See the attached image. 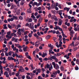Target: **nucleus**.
<instances>
[{
    "label": "nucleus",
    "instance_id": "obj_39",
    "mask_svg": "<svg viewBox=\"0 0 79 79\" xmlns=\"http://www.w3.org/2000/svg\"><path fill=\"white\" fill-rule=\"evenodd\" d=\"M19 19H20V20H23V17L21 16H20L19 17Z\"/></svg>",
    "mask_w": 79,
    "mask_h": 79
},
{
    "label": "nucleus",
    "instance_id": "obj_19",
    "mask_svg": "<svg viewBox=\"0 0 79 79\" xmlns=\"http://www.w3.org/2000/svg\"><path fill=\"white\" fill-rule=\"evenodd\" d=\"M25 31V30H24V28H22L21 29V32L22 33H24Z\"/></svg>",
    "mask_w": 79,
    "mask_h": 79
},
{
    "label": "nucleus",
    "instance_id": "obj_11",
    "mask_svg": "<svg viewBox=\"0 0 79 79\" xmlns=\"http://www.w3.org/2000/svg\"><path fill=\"white\" fill-rule=\"evenodd\" d=\"M24 41L25 42H26L25 45H28V44H29V42L28 40H24Z\"/></svg>",
    "mask_w": 79,
    "mask_h": 79
},
{
    "label": "nucleus",
    "instance_id": "obj_56",
    "mask_svg": "<svg viewBox=\"0 0 79 79\" xmlns=\"http://www.w3.org/2000/svg\"><path fill=\"white\" fill-rule=\"evenodd\" d=\"M6 38H8L9 39H10V35L9 36L8 35H6Z\"/></svg>",
    "mask_w": 79,
    "mask_h": 79
},
{
    "label": "nucleus",
    "instance_id": "obj_31",
    "mask_svg": "<svg viewBox=\"0 0 79 79\" xmlns=\"http://www.w3.org/2000/svg\"><path fill=\"white\" fill-rule=\"evenodd\" d=\"M24 37L25 38V39H24V40H28V39H26L28 37V36L27 35H26Z\"/></svg>",
    "mask_w": 79,
    "mask_h": 79
},
{
    "label": "nucleus",
    "instance_id": "obj_46",
    "mask_svg": "<svg viewBox=\"0 0 79 79\" xmlns=\"http://www.w3.org/2000/svg\"><path fill=\"white\" fill-rule=\"evenodd\" d=\"M17 11V9L15 8L14 9V12L15 13Z\"/></svg>",
    "mask_w": 79,
    "mask_h": 79
},
{
    "label": "nucleus",
    "instance_id": "obj_59",
    "mask_svg": "<svg viewBox=\"0 0 79 79\" xmlns=\"http://www.w3.org/2000/svg\"><path fill=\"white\" fill-rule=\"evenodd\" d=\"M79 44V43L77 42L75 43V44L74 45L75 47H76V46H77L78 44Z\"/></svg>",
    "mask_w": 79,
    "mask_h": 79
},
{
    "label": "nucleus",
    "instance_id": "obj_9",
    "mask_svg": "<svg viewBox=\"0 0 79 79\" xmlns=\"http://www.w3.org/2000/svg\"><path fill=\"white\" fill-rule=\"evenodd\" d=\"M31 8H29V9H27V12L28 13H31Z\"/></svg>",
    "mask_w": 79,
    "mask_h": 79
},
{
    "label": "nucleus",
    "instance_id": "obj_36",
    "mask_svg": "<svg viewBox=\"0 0 79 79\" xmlns=\"http://www.w3.org/2000/svg\"><path fill=\"white\" fill-rule=\"evenodd\" d=\"M0 70H3V67L1 65V64H0Z\"/></svg>",
    "mask_w": 79,
    "mask_h": 79
},
{
    "label": "nucleus",
    "instance_id": "obj_1",
    "mask_svg": "<svg viewBox=\"0 0 79 79\" xmlns=\"http://www.w3.org/2000/svg\"><path fill=\"white\" fill-rule=\"evenodd\" d=\"M52 59L55 60L56 63L58 62V60L57 59V58L55 56H50V57H49L48 58V60H50L51 61H52Z\"/></svg>",
    "mask_w": 79,
    "mask_h": 79
},
{
    "label": "nucleus",
    "instance_id": "obj_41",
    "mask_svg": "<svg viewBox=\"0 0 79 79\" xmlns=\"http://www.w3.org/2000/svg\"><path fill=\"white\" fill-rule=\"evenodd\" d=\"M76 62L77 64L79 65V59H77L76 60Z\"/></svg>",
    "mask_w": 79,
    "mask_h": 79
},
{
    "label": "nucleus",
    "instance_id": "obj_29",
    "mask_svg": "<svg viewBox=\"0 0 79 79\" xmlns=\"http://www.w3.org/2000/svg\"><path fill=\"white\" fill-rule=\"evenodd\" d=\"M18 58H23V56L22 55H19V57Z\"/></svg>",
    "mask_w": 79,
    "mask_h": 79
},
{
    "label": "nucleus",
    "instance_id": "obj_26",
    "mask_svg": "<svg viewBox=\"0 0 79 79\" xmlns=\"http://www.w3.org/2000/svg\"><path fill=\"white\" fill-rule=\"evenodd\" d=\"M26 78H27V79H31V77H29V76H28V75L26 76Z\"/></svg>",
    "mask_w": 79,
    "mask_h": 79
},
{
    "label": "nucleus",
    "instance_id": "obj_63",
    "mask_svg": "<svg viewBox=\"0 0 79 79\" xmlns=\"http://www.w3.org/2000/svg\"><path fill=\"white\" fill-rule=\"evenodd\" d=\"M57 73H58V74H60V71L58 70L57 71Z\"/></svg>",
    "mask_w": 79,
    "mask_h": 79
},
{
    "label": "nucleus",
    "instance_id": "obj_34",
    "mask_svg": "<svg viewBox=\"0 0 79 79\" xmlns=\"http://www.w3.org/2000/svg\"><path fill=\"white\" fill-rule=\"evenodd\" d=\"M21 2H21V3L20 4V5H24V2H23L22 1H21Z\"/></svg>",
    "mask_w": 79,
    "mask_h": 79
},
{
    "label": "nucleus",
    "instance_id": "obj_53",
    "mask_svg": "<svg viewBox=\"0 0 79 79\" xmlns=\"http://www.w3.org/2000/svg\"><path fill=\"white\" fill-rule=\"evenodd\" d=\"M76 42V40H73L72 41V43L73 44H74V43Z\"/></svg>",
    "mask_w": 79,
    "mask_h": 79
},
{
    "label": "nucleus",
    "instance_id": "obj_62",
    "mask_svg": "<svg viewBox=\"0 0 79 79\" xmlns=\"http://www.w3.org/2000/svg\"><path fill=\"white\" fill-rule=\"evenodd\" d=\"M52 15H51V14H49L48 15V18H50L51 17V16Z\"/></svg>",
    "mask_w": 79,
    "mask_h": 79
},
{
    "label": "nucleus",
    "instance_id": "obj_28",
    "mask_svg": "<svg viewBox=\"0 0 79 79\" xmlns=\"http://www.w3.org/2000/svg\"><path fill=\"white\" fill-rule=\"evenodd\" d=\"M76 57L79 58V52H78L76 55Z\"/></svg>",
    "mask_w": 79,
    "mask_h": 79
},
{
    "label": "nucleus",
    "instance_id": "obj_24",
    "mask_svg": "<svg viewBox=\"0 0 79 79\" xmlns=\"http://www.w3.org/2000/svg\"><path fill=\"white\" fill-rule=\"evenodd\" d=\"M7 26L9 29H11V28L12 27L10 26V24H8L7 25Z\"/></svg>",
    "mask_w": 79,
    "mask_h": 79
},
{
    "label": "nucleus",
    "instance_id": "obj_15",
    "mask_svg": "<svg viewBox=\"0 0 79 79\" xmlns=\"http://www.w3.org/2000/svg\"><path fill=\"white\" fill-rule=\"evenodd\" d=\"M46 37L47 40H48V39H49L51 37V35H48Z\"/></svg>",
    "mask_w": 79,
    "mask_h": 79
},
{
    "label": "nucleus",
    "instance_id": "obj_20",
    "mask_svg": "<svg viewBox=\"0 0 79 79\" xmlns=\"http://www.w3.org/2000/svg\"><path fill=\"white\" fill-rule=\"evenodd\" d=\"M71 63L72 64V65L73 66H75V63H74V61H72L71 62Z\"/></svg>",
    "mask_w": 79,
    "mask_h": 79
},
{
    "label": "nucleus",
    "instance_id": "obj_55",
    "mask_svg": "<svg viewBox=\"0 0 79 79\" xmlns=\"http://www.w3.org/2000/svg\"><path fill=\"white\" fill-rule=\"evenodd\" d=\"M51 46H52V44H48V47L49 48H50V47H51Z\"/></svg>",
    "mask_w": 79,
    "mask_h": 79
},
{
    "label": "nucleus",
    "instance_id": "obj_42",
    "mask_svg": "<svg viewBox=\"0 0 79 79\" xmlns=\"http://www.w3.org/2000/svg\"><path fill=\"white\" fill-rule=\"evenodd\" d=\"M46 67L47 68H50V65L48 64H46Z\"/></svg>",
    "mask_w": 79,
    "mask_h": 79
},
{
    "label": "nucleus",
    "instance_id": "obj_13",
    "mask_svg": "<svg viewBox=\"0 0 79 79\" xmlns=\"http://www.w3.org/2000/svg\"><path fill=\"white\" fill-rule=\"evenodd\" d=\"M13 18L14 20H15V19L16 20L18 19V17L16 16H13Z\"/></svg>",
    "mask_w": 79,
    "mask_h": 79
},
{
    "label": "nucleus",
    "instance_id": "obj_45",
    "mask_svg": "<svg viewBox=\"0 0 79 79\" xmlns=\"http://www.w3.org/2000/svg\"><path fill=\"white\" fill-rule=\"evenodd\" d=\"M27 32H28V31H26L25 32H24V35H27Z\"/></svg>",
    "mask_w": 79,
    "mask_h": 79
},
{
    "label": "nucleus",
    "instance_id": "obj_50",
    "mask_svg": "<svg viewBox=\"0 0 79 79\" xmlns=\"http://www.w3.org/2000/svg\"><path fill=\"white\" fill-rule=\"evenodd\" d=\"M29 24H30V23L29 24L28 23H27L25 25L27 27L29 26Z\"/></svg>",
    "mask_w": 79,
    "mask_h": 79
},
{
    "label": "nucleus",
    "instance_id": "obj_2",
    "mask_svg": "<svg viewBox=\"0 0 79 79\" xmlns=\"http://www.w3.org/2000/svg\"><path fill=\"white\" fill-rule=\"evenodd\" d=\"M24 71V69L23 68L22 66H20V68L19 69V72H18V74H20L19 72H21V73H23Z\"/></svg>",
    "mask_w": 79,
    "mask_h": 79
},
{
    "label": "nucleus",
    "instance_id": "obj_22",
    "mask_svg": "<svg viewBox=\"0 0 79 79\" xmlns=\"http://www.w3.org/2000/svg\"><path fill=\"white\" fill-rule=\"evenodd\" d=\"M75 70H78V69H79V67H78L76 65V67H75Z\"/></svg>",
    "mask_w": 79,
    "mask_h": 79
},
{
    "label": "nucleus",
    "instance_id": "obj_14",
    "mask_svg": "<svg viewBox=\"0 0 79 79\" xmlns=\"http://www.w3.org/2000/svg\"><path fill=\"white\" fill-rule=\"evenodd\" d=\"M55 63H56L55 62H52V65H53L54 66V68H55L56 67V64H55Z\"/></svg>",
    "mask_w": 79,
    "mask_h": 79
},
{
    "label": "nucleus",
    "instance_id": "obj_48",
    "mask_svg": "<svg viewBox=\"0 0 79 79\" xmlns=\"http://www.w3.org/2000/svg\"><path fill=\"white\" fill-rule=\"evenodd\" d=\"M4 22L5 23H8V21H7V20L6 19L4 20Z\"/></svg>",
    "mask_w": 79,
    "mask_h": 79
},
{
    "label": "nucleus",
    "instance_id": "obj_54",
    "mask_svg": "<svg viewBox=\"0 0 79 79\" xmlns=\"http://www.w3.org/2000/svg\"><path fill=\"white\" fill-rule=\"evenodd\" d=\"M13 33H14V34H15V33H16V30H15L13 29Z\"/></svg>",
    "mask_w": 79,
    "mask_h": 79
},
{
    "label": "nucleus",
    "instance_id": "obj_49",
    "mask_svg": "<svg viewBox=\"0 0 79 79\" xmlns=\"http://www.w3.org/2000/svg\"><path fill=\"white\" fill-rule=\"evenodd\" d=\"M49 27L50 29H53V26L52 25H51Z\"/></svg>",
    "mask_w": 79,
    "mask_h": 79
},
{
    "label": "nucleus",
    "instance_id": "obj_52",
    "mask_svg": "<svg viewBox=\"0 0 79 79\" xmlns=\"http://www.w3.org/2000/svg\"><path fill=\"white\" fill-rule=\"evenodd\" d=\"M11 47H12V49H13V48H15V45H14V44H13L11 46Z\"/></svg>",
    "mask_w": 79,
    "mask_h": 79
},
{
    "label": "nucleus",
    "instance_id": "obj_58",
    "mask_svg": "<svg viewBox=\"0 0 79 79\" xmlns=\"http://www.w3.org/2000/svg\"><path fill=\"white\" fill-rule=\"evenodd\" d=\"M51 9V6H49L48 7V10H50V9Z\"/></svg>",
    "mask_w": 79,
    "mask_h": 79
},
{
    "label": "nucleus",
    "instance_id": "obj_32",
    "mask_svg": "<svg viewBox=\"0 0 79 79\" xmlns=\"http://www.w3.org/2000/svg\"><path fill=\"white\" fill-rule=\"evenodd\" d=\"M27 49L25 48H23V50L24 51V52H27Z\"/></svg>",
    "mask_w": 79,
    "mask_h": 79
},
{
    "label": "nucleus",
    "instance_id": "obj_16",
    "mask_svg": "<svg viewBox=\"0 0 79 79\" xmlns=\"http://www.w3.org/2000/svg\"><path fill=\"white\" fill-rule=\"evenodd\" d=\"M42 21V18H40L38 20V22L40 23H41Z\"/></svg>",
    "mask_w": 79,
    "mask_h": 79
},
{
    "label": "nucleus",
    "instance_id": "obj_51",
    "mask_svg": "<svg viewBox=\"0 0 79 79\" xmlns=\"http://www.w3.org/2000/svg\"><path fill=\"white\" fill-rule=\"evenodd\" d=\"M15 47H18V46L19 45V44H15Z\"/></svg>",
    "mask_w": 79,
    "mask_h": 79
},
{
    "label": "nucleus",
    "instance_id": "obj_17",
    "mask_svg": "<svg viewBox=\"0 0 79 79\" xmlns=\"http://www.w3.org/2000/svg\"><path fill=\"white\" fill-rule=\"evenodd\" d=\"M55 68V69L57 70V69H59L60 67H59V65H56V67Z\"/></svg>",
    "mask_w": 79,
    "mask_h": 79
},
{
    "label": "nucleus",
    "instance_id": "obj_64",
    "mask_svg": "<svg viewBox=\"0 0 79 79\" xmlns=\"http://www.w3.org/2000/svg\"><path fill=\"white\" fill-rule=\"evenodd\" d=\"M60 28V27L57 26V27H56V29H57H57H59Z\"/></svg>",
    "mask_w": 79,
    "mask_h": 79
},
{
    "label": "nucleus",
    "instance_id": "obj_38",
    "mask_svg": "<svg viewBox=\"0 0 79 79\" xmlns=\"http://www.w3.org/2000/svg\"><path fill=\"white\" fill-rule=\"evenodd\" d=\"M7 35H10V34H11V31H9V32H7Z\"/></svg>",
    "mask_w": 79,
    "mask_h": 79
},
{
    "label": "nucleus",
    "instance_id": "obj_61",
    "mask_svg": "<svg viewBox=\"0 0 79 79\" xmlns=\"http://www.w3.org/2000/svg\"><path fill=\"white\" fill-rule=\"evenodd\" d=\"M22 78L23 79H25V76L24 75H23L22 76Z\"/></svg>",
    "mask_w": 79,
    "mask_h": 79
},
{
    "label": "nucleus",
    "instance_id": "obj_47",
    "mask_svg": "<svg viewBox=\"0 0 79 79\" xmlns=\"http://www.w3.org/2000/svg\"><path fill=\"white\" fill-rule=\"evenodd\" d=\"M39 17H40V15H39L38 16H37L36 18L37 19H39Z\"/></svg>",
    "mask_w": 79,
    "mask_h": 79
},
{
    "label": "nucleus",
    "instance_id": "obj_30",
    "mask_svg": "<svg viewBox=\"0 0 79 79\" xmlns=\"http://www.w3.org/2000/svg\"><path fill=\"white\" fill-rule=\"evenodd\" d=\"M28 36L30 38L31 37H32V34L29 33L28 35Z\"/></svg>",
    "mask_w": 79,
    "mask_h": 79
},
{
    "label": "nucleus",
    "instance_id": "obj_4",
    "mask_svg": "<svg viewBox=\"0 0 79 79\" xmlns=\"http://www.w3.org/2000/svg\"><path fill=\"white\" fill-rule=\"evenodd\" d=\"M35 46L36 47H38V46L39 45V44H40V42L39 41H37L36 42H35Z\"/></svg>",
    "mask_w": 79,
    "mask_h": 79
},
{
    "label": "nucleus",
    "instance_id": "obj_23",
    "mask_svg": "<svg viewBox=\"0 0 79 79\" xmlns=\"http://www.w3.org/2000/svg\"><path fill=\"white\" fill-rule=\"evenodd\" d=\"M30 66H31V69H34V68H33V64H30Z\"/></svg>",
    "mask_w": 79,
    "mask_h": 79
},
{
    "label": "nucleus",
    "instance_id": "obj_27",
    "mask_svg": "<svg viewBox=\"0 0 79 79\" xmlns=\"http://www.w3.org/2000/svg\"><path fill=\"white\" fill-rule=\"evenodd\" d=\"M70 46H71V47H73V46L75 47L74 44H73L72 43L70 44Z\"/></svg>",
    "mask_w": 79,
    "mask_h": 79
},
{
    "label": "nucleus",
    "instance_id": "obj_21",
    "mask_svg": "<svg viewBox=\"0 0 79 79\" xmlns=\"http://www.w3.org/2000/svg\"><path fill=\"white\" fill-rule=\"evenodd\" d=\"M30 43L31 44H32L33 45H35V43H34V42H32L31 41V42H30Z\"/></svg>",
    "mask_w": 79,
    "mask_h": 79
},
{
    "label": "nucleus",
    "instance_id": "obj_5",
    "mask_svg": "<svg viewBox=\"0 0 79 79\" xmlns=\"http://www.w3.org/2000/svg\"><path fill=\"white\" fill-rule=\"evenodd\" d=\"M31 23H30V28L31 29H32V30H33L34 28V25H31Z\"/></svg>",
    "mask_w": 79,
    "mask_h": 79
},
{
    "label": "nucleus",
    "instance_id": "obj_35",
    "mask_svg": "<svg viewBox=\"0 0 79 79\" xmlns=\"http://www.w3.org/2000/svg\"><path fill=\"white\" fill-rule=\"evenodd\" d=\"M62 36L63 37H65V38L67 37V36L66 35H65L64 34H62Z\"/></svg>",
    "mask_w": 79,
    "mask_h": 79
},
{
    "label": "nucleus",
    "instance_id": "obj_12",
    "mask_svg": "<svg viewBox=\"0 0 79 79\" xmlns=\"http://www.w3.org/2000/svg\"><path fill=\"white\" fill-rule=\"evenodd\" d=\"M47 55V53H44V52L43 53V54L42 55V57L43 58H45V56Z\"/></svg>",
    "mask_w": 79,
    "mask_h": 79
},
{
    "label": "nucleus",
    "instance_id": "obj_10",
    "mask_svg": "<svg viewBox=\"0 0 79 79\" xmlns=\"http://www.w3.org/2000/svg\"><path fill=\"white\" fill-rule=\"evenodd\" d=\"M35 70L36 71L38 72L39 73H40V72H41V69H35Z\"/></svg>",
    "mask_w": 79,
    "mask_h": 79
},
{
    "label": "nucleus",
    "instance_id": "obj_37",
    "mask_svg": "<svg viewBox=\"0 0 79 79\" xmlns=\"http://www.w3.org/2000/svg\"><path fill=\"white\" fill-rule=\"evenodd\" d=\"M32 18L29 19V20H28V22L29 23H31L32 22Z\"/></svg>",
    "mask_w": 79,
    "mask_h": 79
},
{
    "label": "nucleus",
    "instance_id": "obj_60",
    "mask_svg": "<svg viewBox=\"0 0 79 79\" xmlns=\"http://www.w3.org/2000/svg\"><path fill=\"white\" fill-rule=\"evenodd\" d=\"M64 16V18H67L68 17V15H65Z\"/></svg>",
    "mask_w": 79,
    "mask_h": 79
},
{
    "label": "nucleus",
    "instance_id": "obj_18",
    "mask_svg": "<svg viewBox=\"0 0 79 79\" xmlns=\"http://www.w3.org/2000/svg\"><path fill=\"white\" fill-rule=\"evenodd\" d=\"M14 2H15L16 4H19V1H17V0H14Z\"/></svg>",
    "mask_w": 79,
    "mask_h": 79
},
{
    "label": "nucleus",
    "instance_id": "obj_25",
    "mask_svg": "<svg viewBox=\"0 0 79 79\" xmlns=\"http://www.w3.org/2000/svg\"><path fill=\"white\" fill-rule=\"evenodd\" d=\"M43 61H47L48 60V58L45 57L44 59H43Z\"/></svg>",
    "mask_w": 79,
    "mask_h": 79
},
{
    "label": "nucleus",
    "instance_id": "obj_44",
    "mask_svg": "<svg viewBox=\"0 0 79 79\" xmlns=\"http://www.w3.org/2000/svg\"><path fill=\"white\" fill-rule=\"evenodd\" d=\"M52 74H53L54 76L55 75H57V72H55V73H52Z\"/></svg>",
    "mask_w": 79,
    "mask_h": 79
},
{
    "label": "nucleus",
    "instance_id": "obj_43",
    "mask_svg": "<svg viewBox=\"0 0 79 79\" xmlns=\"http://www.w3.org/2000/svg\"><path fill=\"white\" fill-rule=\"evenodd\" d=\"M77 49V48H74L73 49V50H74V51H76V50Z\"/></svg>",
    "mask_w": 79,
    "mask_h": 79
},
{
    "label": "nucleus",
    "instance_id": "obj_8",
    "mask_svg": "<svg viewBox=\"0 0 79 79\" xmlns=\"http://www.w3.org/2000/svg\"><path fill=\"white\" fill-rule=\"evenodd\" d=\"M8 59L9 60H10V61H11V60H13V58L12 57H10L9 56L8 57Z\"/></svg>",
    "mask_w": 79,
    "mask_h": 79
},
{
    "label": "nucleus",
    "instance_id": "obj_7",
    "mask_svg": "<svg viewBox=\"0 0 79 79\" xmlns=\"http://www.w3.org/2000/svg\"><path fill=\"white\" fill-rule=\"evenodd\" d=\"M60 69L61 71H64V68L63 66H61L60 68Z\"/></svg>",
    "mask_w": 79,
    "mask_h": 79
},
{
    "label": "nucleus",
    "instance_id": "obj_57",
    "mask_svg": "<svg viewBox=\"0 0 79 79\" xmlns=\"http://www.w3.org/2000/svg\"><path fill=\"white\" fill-rule=\"evenodd\" d=\"M11 51H10L8 52V55H9V56H10V55H11Z\"/></svg>",
    "mask_w": 79,
    "mask_h": 79
},
{
    "label": "nucleus",
    "instance_id": "obj_3",
    "mask_svg": "<svg viewBox=\"0 0 79 79\" xmlns=\"http://www.w3.org/2000/svg\"><path fill=\"white\" fill-rule=\"evenodd\" d=\"M63 20L61 19H59V22L58 23V24L59 26H61L63 23Z\"/></svg>",
    "mask_w": 79,
    "mask_h": 79
},
{
    "label": "nucleus",
    "instance_id": "obj_40",
    "mask_svg": "<svg viewBox=\"0 0 79 79\" xmlns=\"http://www.w3.org/2000/svg\"><path fill=\"white\" fill-rule=\"evenodd\" d=\"M20 13V10H17V15H19Z\"/></svg>",
    "mask_w": 79,
    "mask_h": 79
},
{
    "label": "nucleus",
    "instance_id": "obj_6",
    "mask_svg": "<svg viewBox=\"0 0 79 79\" xmlns=\"http://www.w3.org/2000/svg\"><path fill=\"white\" fill-rule=\"evenodd\" d=\"M4 32H5V31H4V30H2V31H1V32L2 33L1 36V37H2V38H3V36H4L3 35V33H4Z\"/></svg>",
    "mask_w": 79,
    "mask_h": 79
},
{
    "label": "nucleus",
    "instance_id": "obj_33",
    "mask_svg": "<svg viewBox=\"0 0 79 79\" xmlns=\"http://www.w3.org/2000/svg\"><path fill=\"white\" fill-rule=\"evenodd\" d=\"M55 4H52L51 6V7L52 8H54V6H55Z\"/></svg>",
    "mask_w": 79,
    "mask_h": 79
}]
</instances>
